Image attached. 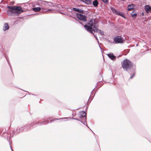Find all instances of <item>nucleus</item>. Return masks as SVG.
I'll use <instances>...</instances> for the list:
<instances>
[{"instance_id": "1", "label": "nucleus", "mask_w": 151, "mask_h": 151, "mask_svg": "<svg viewBox=\"0 0 151 151\" xmlns=\"http://www.w3.org/2000/svg\"><path fill=\"white\" fill-rule=\"evenodd\" d=\"M85 29L90 33H92V32H97L98 33L100 34L101 35H104V32L99 30H98V24L95 22V20L92 19H91L89 22L87 23L84 26Z\"/></svg>"}, {"instance_id": "2", "label": "nucleus", "mask_w": 151, "mask_h": 151, "mask_svg": "<svg viewBox=\"0 0 151 151\" xmlns=\"http://www.w3.org/2000/svg\"><path fill=\"white\" fill-rule=\"evenodd\" d=\"M7 7L9 9L7 11V13L10 16H13L14 14L18 15L23 12L22 8L20 6H8Z\"/></svg>"}, {"instance_id": "3", "label": "nucleus", "mask_w": 151, "mask_h": 151, "mask_svg": "<svg viewBox=\"0 0 151 151\" xmlns=\"http://www.w3.org/2000/svg\"><path fill=\"white\" fill-rule=\"evenodd\" d=\"M131 62L127 59L124 60L122 63V66L124 69L127 70L132 67Z\"/></svg>"}, {"instance_id": "4", "label": "nucleus", "mask_w": 151, "mask_h": 151, "mask_svg": "<svg viewBox=\"0 0 151 151\" xmlns=\"http://www.w3.org/2000/svg\"><path fill=\"white\" fill-rule=\"evenodd\" d=\"M124 41L121 36H119L115 37L114 39V42L116 43H122Z\"/></svg>"}, {"instance_id": "5", "label": "nucleus", "mask_w": 151, "mask_h": 151, "mask_svg": "<svg viewBox=\"0 0 151 151\" xmlns=\"http://www.w3.org/2000/svg\"><path fill=\"white\" fill-rule=\"evenodd\" d=\"M77 18L79 20L84 22L86 21V17L85 16L79 13L76 14Z\"/></svg>"}, {"instance_id": "6", "label": "nucleus", "mask_w": 151, "mask_h": 151, "mask_svg": "<svg viewBox=\"0 0 151 151\" xmlns=\"http://www.w3.org/2000/svg\"><path fill=\"white\" fill-rule=\"evenodd\" d=\"M145 9L147 13L151 12V7L149 5H146L145 7Z\"/></svg>"}, {"instance_id": "7", "label": "nucleus", "mask_w": 151, "mask_h": 151, "mask_svg": "<svg viewBox=\"0 0 151 151\" xmlns=\"http://www.w3.org/2000/svg\"><path fill=\"white\" fill-rule=\"evenodd\" d=\"M80 0L88 5L90 4L91 3V0Z\"/></svg>"}, {"instance_id": "8", "label": "nucleus", "mask_w": 151, "mask_h": 151, "mask_svg": "<svg viewBox=\"0 0 151 151\" xmlns=\"http://www.w3.org/2000/svg\"><path fill=\"white\" fill-rule=\"evenodd\" d=\"M109 57L111 60H114L115 58L116 57L112 53H111L107 55Z\"/></svg>"}, {"instance_id": "9", "label": "nucleus", "mask_w": 151, "mask_h": 151, "mask_svg": "<svg viewBox=\"0 0 151 151\" xmlns=\"http://www.w3.org/2000/svg\"><path fill=\"white\" fill-rule=\"evenodd\" d=\"M9 29V26L8 24L6 23L4 24L3 27V30L4 31H5L6 30L8 29Z\"/></svg>"}, {"instance_id": "10", "label": "nucleus", "mask_w": 151, "mask_h": 151, "mask_svg": "<svg viewBox=\"0 0 151 151\" xmlns=\"http://www.w3.org/2000/svg\"><path fill=\"white\" fill-rule=\"evenodd\" d=\"M80 114L81 117H84L85 120L86 119V118L85 117L86 113L84 111H82L80 112Z\"/></svg>"}, {"instance_id": "11", "label": "nucleus", "mask_w": 151, "mask_h": 151, "mask_svg": "<svg viewBox=\"0 0 151 151\" xmlns=\"http://www.w3.org/2000/svg\"><path fill=\"white\" fill-rule=\"evenodd\" d=\"M32 10L35 12H39L41 10V8L40 7L34 8H33Z\"/></svg>"}, {"instance_id": "12", "label": "nucleus", "mask_w": 151, "mask_h": 151, "mask_svg": "<svg viewBox=\"0 0 151 151\" xmlns=\"http://www.w3.org/2000/svg\"><path fill=\"white\" fill-rule=\"evenodd\" d=\"M134 8V5L133 4L129 5L128 8V10L130 11L132 10Z\"/></svg>"}, {"instance_id": "13", "label": "nucleus", "mask_w": 151, "mask_h": 151, "mask_svg": "<svg viewBox=\"0 0 151 151\" xmlns=\"http://www.w3.org/2000/svg\"><path fill=\"white\" fill-rule=\"evenodd\" d=\"M93 4L94 6H96L98 4V2L97 0H95L93 1Z\"/></svg>"}, {"instance_id": "14", "label": "nucleus", "mask_w": 151, "mask_h": 151, "mask_svg": "<svg viewBox=\"0 0 151 151\" xmlns=\"http://www.w3.org/2000/svg\"><path fill=\"white\" fill-rule=\"evenodd\" d=\"M112 10L113 11V12H114L115 13L117 14L120 15L122 16V15L121 14H122L120 12H117L114 9H112Z\"/></svg>"}, {"instance_id": "15", "label": "nucleus", "mask_w": 151, "mask_h": 151, "mask_svg": "<svg viewBox=\"0 0 151 151\" xmlns=\"http://www.w3.org/2000/svg\"><path fill=\"white\" fill-rule=\"evenodd\" d=\"M43 3L46 6H47L48 5H50L51 4V2H48L43 1Z\"/></svg>"}, {"instance_id": "16", "label": "nucleus", "mask_w": 151, "mask_h": 151, "mask_svg": "<svg viewBox=\"0 0 151 151\" xmlns=\"http://www.w3.org/2000/svg\"><path fill=\"white\" fill-rule=\"evenodd\" d=\"M131 15L133 18H135L137 16V14L133 12L131 13Z\"/></svg>"}, {"instance_id": "17", "label": "nucleus", "mask_w": 151, "mask_h": 151, "mask_svg": "<svg viewBox=\"0 0 151 151\" xmlns=\"http://www.w3.org/2000/svg\"><path fill=\"white\" fill-rule=\"evenodd\" d=\"M73 9L74 11H75L77 12H78L79 11V9H77L75 8H73Z\"/></svg>"}, {"instance_id": "18", "label": "nucleus", "mask_w": 151, "mask_h": 151, "mask_svg": "<svg viewBox=\"0 0 151 151\" xmlns=\"http://www.w3.org/2000/svg\"><path fill=\"white\" fill-rule=\"evenodd\" d=\"M102 1L104 2V3H107L108 1L107 0H102Z\"/></svg>"}, {"instance_id": "19", "label": "nucleus", "mask_w": 151, "mask_h": 151, "mask_svg": "<svg viewBox=\"0 0 151 151\" xmlns=\"http://www.w3.org/2000/svg\"><path fill=\"white\" fill-rule=\"evenodd\" d=\"M94 35V36L95 37V38H96V39L97 40H98V39H97V37H96V36Z\"/></svg>"}, {"instance_id": "20", "label": "nucleus", "mask_w": 151, "mask_h": 151, "mask_svg": "<svg viewBox=\"0 0 151 151\" xmlns=\"http://www.w3.org/2000/svg\"><path fill=\"white\" fill-rule=\"evenodd\" d=\"M134 73L133 74V76H131V77H130V78H132V77H133V76H134Z\"/></svg>"}, {"instance_id": "21", "label": "nucleus", "mask_w": 151, "mask_h": 151, "mask_svg": "<svg viewBox=\"0 0 151 151\" xmlns=\"http://www.w3.org/2000/svg\"><path fill=\"white\" fill-rule=\"evenodd\" d=\"M122 1H124L125 0H121Z\"/></svg>"}, {"instance_id": "22", "label": "nucleus", "mask_w": 151, "mask_h": 151, "mask_svg": "<svg viewBox=\"0 0 151 151\" xmlns=\"http://www.w3.org/2000/svg\"><path fill=\"white\" fill-rule=\"evenodd\" d=\"M51 10L50 9H48V10L50 11V10Z\"/></svg>"}]
</instances>
